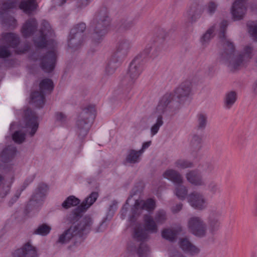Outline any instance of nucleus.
I'll list each match as a JSON object with an SVG mask.
<instances>
[{
    "label": "nucleus",
    "mask_w": 257,
    "mask_h": 257,
    "mask_svg": "<svg viewBox=\"0 0 257 257\" xmlns=\"http://www.w3.org/2000/svg\"><path fill=\"white\" fill-rule=\"evenodd\" d=\"M245 0H236L233 3L231 14L235 20L242 19L245 13Z\"/></svg>",
    "instance_id": "nucleus-21"
},
{
    "label": "nucleus",
    "mask_w": 257,
    "mask_h": 257,
    "mask_svg": "<svg viewBox=\"0 0 257 257\" xmlns=\"http://www.w3.org/2000/svg\"><path fill=\"white\" fill-rule=\"evenodd\" d=\"M202 135L197 134L192 135L190 143V152L192 157H197L198 153L202 148Z\"/></svg>",
    "instance_id": "nucleus-18"
},
{
    "label": "nucleus",
    "mask_w": 257,
    "mask_h": 257,
    "mask_svg": "<svg viewBox=\"0 0 257 257\" xmlns=\"http://www.w3.org/2000/svg\"><path fill=\"white\" fill-rule=\"evenodd\" d=\"M19 257H38L37 250L30 242L26 243L17 250Z\"/></svg>",
    "instance_id": "nucleus-26"
},
{
    "label": "nucleus",
    "mask_w": 257,
    "mask_h": 257,
    "mask_svg": "<svg viewBox=\"0 0 257 257\" xmlns=\"http://www.w3.org/2000/svg\"><path fill=\"white\" fill-rule=\"evenodd\" d=\"M175 167L178 169H185L193 167V163L184 159H179L174 163Z\"/></svg>",
    "instance_id": "nucleus-41"
},
{
    "label": "nucleus",
    "mask_w": 257,
    "mask_h": 257,
    "mask_svg": "<svg viewBox=\"0 0 257 257\" xmlns=\"http://www.w3.org/2000/svg\"><path fill=\"white\" fill-rule=\"evenodd\" d=\"M217 7V5L214 2H209L206 6L207 13L212 15L215 13Z\"/></svg>",
    "instance_id": "nucleus-51"
},
{
    "label": "nucleus",
    "mask_w": 257,
    "mask_h": 257,
    "mask_svg": "<svg viewBox=\"0 0 257 257\" xmlns=\"http://www.w3.org/2000/svg\"><path fill=\"white\" fill-rule=\"evenodd\" d=\"M183 207V204L182 203H179L171 207V211L174 213H176L182 210Z\"/></svg>",
    "instance_id": "nucleus-56"
},
{
    "label": "nucleus",
    "mask_w": 257,
    "mask_h": 257,
    "mask_svg": "<svg viewBox=\"0 0 257 257\" xmlns=\"http://www.w3.org/2000/svg\"><path fill=\"white\" fill-rule=\"evenodd\" d=\"M192 90V83L190 81H185L176 89L175 94L180 101H184L190 96Z\"/></svg>",
    "instance_id": "nucleus-14"
},
{
    "label": "nucleus",
    "mask_w": 257,
    "mask_h": 257,
    "mask_svg": "<svg viewBox=\"0 0 257 257\" xmlns=\"http://www.w3.org/2000/svg\"><path fill=\"white\" fill-rule=\"evenodd\" d=\"M40 91H51L53 89V83L50 79H45L40 83Z\"/></svg>",
    "instance_id": "nucleus-45"
},
{
    "label": "nucleus",
    "mask_w": 257,
    "mask_h": 257,
    "mask_svg": "<svg viewBox=\"0 0 257 257\" xmlns=\"http://www.w3.org/2000/svg\"><path fill=\"white\" fill-rule=\"evenodd\" d=\"M47 191V186L44 184H40L36 190L32 199L36 202L41 200Z\"/></svg>",
    "instance_id": "nucleus-39"
},
{
    "label": "nucleus",
    "mask_w": 257,
    "mask_h": 257,
    "mask_svg": "<svg viewBox=\"0 0 257 257\" xmlns=\"http://www.w3.org/2000/svg\"><path fill=\"white\" fill-rule=\"evenodd\" d=\"M127 206L128 204L126 203V204H125L121 210V218H124L125 216L126 215L127 211Z\"/></svg>",
    "instance_id": "nucleus-58"
},
{
    "label": "nucleus",
    "mask_w": 257,
    "mask_h": 257,
    "mask_svg": "<svg viewBox=\"0 0 257 257\" xmlns=\"http://www.w3.org/2000/svg\"><path fill=\"white\" fill-rule=\"evenodd\" d=\"M182 229L179 227L177 229L167 228L164 229L162 232V237L170 241H174L177 238V236Z\"/></svg>",
    "instance_id": "nucleus-33"
},
{
    "label": "nucleus",
    "mask_w": 257,
    "mask_h": 257,
    "mask_svg": "<svg viewBox=\"0 0 257 257\" xmlns=\"http://www.w3.org/2000/svg\"><path fill=\"white\" fill-rule=\"evenodd\" d=\"M20 37L13 33H5L2 34L0 38L1 44L15 48L20 43Z\"/></svg>",
    "instance_id": "nucleus-16"
},
{
    "label": "nucleus",
    "mask_w": 257,
    "mask_h": 257,
    "mask_svg": "<svg viewBox=\"0 0 257 257\" xmlns=\"http://www.w3.org/2000/svg\"><path fill=\"white\" fill-rule=\"evenodd\" d=\"M215 28L212 26L209 28L206 32L200 37V42L203 46H206L210 41L211 39L213 37L214 34Z\"/></svg>",
    "instance_id": "nucleus-37"
},
{
    "label": "nucleus",
    "mask_w": 257,
    "mask_h": 257,
    "mask_svg": "<svg viewBox=\"0 0 257 257\" xmlns=\"http://www.w3.org/2000/svg\"><path fill=\"white\" fill-rule=\"evenodd\" d=\"M13 179L9 182H7L5 180V177L0 174V186L3 185L2 189L0 192V196L2 198L5 197L9 193L12 184L13 183Z\"/></svg>",
    "instance_id": "nucleus-36"
},
{
    "label": "nucleus",
    "mask_w": 257,
    "mask_h": 257,
    "mask_svg": "<svg viewBox=\"0 0 257 257\" xmlns=\"http://www.w3.org/2000/svg\"><path fill=\"white\" fill-rule=\"evenodd\" d=\"M95 116V109L89 106L83 110L78 116L76 122V132L80 139H83L87 134L90 127L89 122Z\"/></svg>",
    "instance_id": "nucleus-5"
},
{
    "label": "nucleus",
    "mask_w": 257,
    "mask_h": 257,
    "mask_svg": "<svg viewBox=\"0 0 257 257\" xmlns=\"http://www.w3.org/2000/svg\"><path fill=\"white\" fill-rule=\"evenodd\" d=\"M187 226L189 232L199 238L207 236V226L203 218L197 215L190 217L187 220Z\"/></svg>",
    "instance_id": "nucleus-7"
},
{
    "label": "nucleus",
    "mask_w": 257,
    "mask_h": 257,
    "mask_svg": "<svg viewBox=\"0 0 257 257\" xmlns=\"http://www.w3.org/2000/svg\"><path fill=\"white\" fill-rule=\"evenodd\" d=\"M86 29V25L80 23L71 29L68 38V46L74 49H77L82 43L83 33Z\"/></svg>",
    "instance_id": "nucleus-10"
},
{
    "label": "nucleus",
    "mask_w": 257,
    "mask_h": 257,
    "mask_svg": "<svg viewBox=\"0 0 257 257\" xmlns=\"http://www.w3.org/2000/svg\"><path fill=\"white\" fill-rule=\"evenodd\" d=\"M91 0H78L77 3V7L80 9H82L90 3Z\"/></svg>",
    "instance_id": "nucleus-54"
},
{
    "label": "nucleus",
    "mask_w": 257,
    "mask_h": 257,
    "mask_svg": "<svg viewBox=\"0 0 257 257\" xmlns=\"http://www.w3.org/2000/svg\"><path fill=\"white\" fill-rule=\"evenodd\" d=\"M38 23L34 18H30L23 25L21 29L22 36L25 38L31 36L37 30Z\"/></svg>",
    "instance_id": "nucleus-19"
},
{
    "label": "nucleus",
    "mask_w": 257,
    "mask_h": 257,
    "mask_svg": "<svg viewBox=\"0 0 257 257\" xmlns=\"http://www.w3.org/2000/svg\"><path fill=\"white\" fill-rule=\"evenodd\" d=\"M220 213L216 210H210L207 217L208 234L213 235L218 231L220 227Z\"/></svg>",
    "instance_id": "nucleus-13"
},
{
    "label": "nucleus",
    "mask_w": 257,
    "mask_h": 257,
    "mask_svg": "<svg viewBox=\"0 0 257 257\" xmlns=\"http://www.w3.org/2000/svg\"><path fill=\"white\" fill-rule=\"evenodd\" d=\"M51 228L46 224H42L39 225L34 231L33 233L42 236L47 235L49 233Z\"/></svg>",
    "instance_id": "nucleus-44"
},
{
    "label": "nucleus",
    "mask_w": 257,
    "mask_h": 257,
    "mask_svg": "<svg viewBox=\"0 0 257 257\" xmlns=\"http://www.w3.org/2000/svg\"><path fill=\"white\" fill-rule=\"evenodd\" d=\"M31 102L37 107H41L45 103V97L41 91H34L31 95Z\"/></svg>",
    "instance_id": "nucleus-34"
},
{
    "label": "nucleus",
    "mask_w": 257,
    "mask_h": 257,
    "mask_svg": "<svg viewBox=\"0 0 257 257\" xmlns=\"http://www.w3.org/2000/svg\"><path fill=\"white\" fill-rule=\"evenodd\" d=\"M142 155V151L130 150L127 152V154L125 158V161L127 163L130 164L138 163L141 160V157Z\"/></svg>",
    "instance_id": "nucleus-35"
},
{
    "label": "nucleus",
    "mask_w": 257,
    "mask_h": 257,
    "mask_svg": "<svg viewBox=\"0 0 257 257\" xmlns=\"http://www.w3.org/2000/svg\"><path fill=\"white\" fill-rule=\"evenodd\" d=\"M179 101L173 100V95L171 93L165 94L160 100L154 116L156 117L155 123L151 127V134L154 136L159 132L161 126L164 124L162 114L166 113L168 115H174L177 113L180 109Z\"/></svg>",
    "instance_id": "nucleus-2"
},
{
    "label": "nucleus",
    "mask_w": 257,
    "mask_h": 257,
    "mask_svg": "<svg viewBox=\"0 0 257 257\" xmlns=\"http://www.w3.org/2000/svg\"><path fill=\"white\" fill-rule=\"evenodd\" d=\"M167 219L166 212L163 209L158 210L155 216V220L158 224H164Z\"/></svg>",
    "instance_id": "nucleus-43"
},
{
    "label": "nucleus",
    "mask_w": 257,
    "mask_h": 257,
    "mask_svg": "<svg viewBox=\"0 0 257 257\" xmlns=\"http://www.w3.org/2000/svg\"><path fill=\"white\" fill-rule=\"evenodd\" d=\"M151 144V141H149L143 143L142 148L139 151H142V154L144 153L145 149H147Z\"/></svg>",
    "instance_id": "nucleus-61"
},
{
    "label": "nucleus",
    "mask_w": 257,
    "mask_h": 257,
    "mask_svg": "<svg viewBox=\"0 0 257 257\" xmlns=\"http://www.w3.org/2000/svg\"><path fill=\"white\" fill-rule=\"evenodd\" d=\"M174 193L179 199L184 200L186 197H187L188 189L182 184H177Z\"/></svg>",
    "instance_id": "nucleus-40"
},
{
    "label": "nucleus",
    "mask_w": 257,
    "mask_h": 257,
    "mask_svg": "<svg viewBox=\"0 0 257 257\" xmlns=\"http://www.w3.org/2000/svg\"><path fill=\"white\" fill-rule=\"evenodd\" d=\"M80 200L74 196H70L63 202L62 206L65 209L75 206L79 204Z\"/></svg>",
    "instance_id": "nucleus-42"
},
{
    "label": "nucleus",
    "mask_w": 257,
    "mask_h": 257,
    "mask_svg": "<svg viewBox=\"0 0 257 257\" xmlns=\"http://www.w3.org/2000/svg\"><path fill=\"white\" fill-rule=\"evenodd\" d=\"M156 208V202L153 199H148L146 200H137L132 208L131 214L130 216V221H134L142 213L143 210L149 212L153 211Z\"/></svg>",
    "instance_id": "nucleus-8"
},
{
    "label": "nucleus",
    "mask_w": 257,
    "mask_h": 257,
    "mask_svg": "<svg viewBox=\"0 0 257 257\" xmlns=\"http://www.w3.org/2000/svg\"><path fill=\"white\" fill-rule=\"evenodd\" d=\"M92 220L89 217H85L79 222H75L59 237L58 242L61 243H68L74 236L80 235L83 231L90 229Z\"/></svg>",
    "instance_id": "nucleus-4"
},
{
    "label": "nucleus",
    "mask_w": 257,
    "mask_h": 257,
    "mask_svg": "<svg viewBox=\"0 0 257 257\" xmlns=\"http://www.w3.org/2000/svg\"><path fill=\"white\" fill-rule=\"evenodd\" d=\"M25 120L26 121V127L31 128L30 134L31 136H34L38 127L37 117L35 113L30 109H27L25 111Z\"/></svg>",
    "instance_id": "nucleus-15"
},
{
    "label": "nucleus",
    "mask_w": 257,
    "mask_h": 257,
    "mask_svg": "<svg viewBox=\"0 0 257 257\" xmlns=\"http://www.w3.org/2000/svg\"><path fill=\"white\" fill-rule=\"evenodd\" d=\"M227 25L226 21H223L220 23L219 37L222 44L223 50L220 54L219 60L231 71H233L243 66L245 62L251 58L253 49L250 46H246L244 48L242 54H236L233 43L225 35V30Z\"/></svg>",
    "instance_id": "nucleus-1"
},
{
    "label": "nucleus",
    "mask_w": 257,
    "mask_h": 257,
    "mask_svg": "<svg viewBox=\"0 0 257 257\" xmlns=\"http://www.w3.org/2000/svg\"><path fill=\"white\" fill-rule=\"evenodd\" d=\"M98 194L96 192H92L78 206L80 211H84L91 206L98 198Z\"/></svg>",
    "instance_id": "nucleus-32"
},
{
    "label": "nucleus",
    "mask_w": 257,
    "mask_h": 257,
    "mask_svg": "<svg viewBox=\"0 0 257 257\" xmlns=\"http://www.w3.org/2000/svg\"><path fill=\"white\" fill-rule=\"evenodd\" d=\"M142 71L140 62L134 59L131 63L127 73V77L131 83H133L139 77Z\"/></svg>",
    "instance_id": "nucleus-20"
},
{
    "label": "nucleus",
    "mask_w": 257,
    "mask_h": 257,
    "mask_svg": "<svg viewBox=\"0 0 257 257\" xmlns=\"http://www.w3.org/2000/svg\"><path fill=\"white\" fill-rule=\"evenodd\" d=\"M207 124V115L204 113H200L197 115L196 128L198 131H203Z\"/></svg>",
    "instance_id": "nucleus-38"
},
{
    "label": "nucleus",
    "mask_w": 257,
    "mask_h": 257,
    "mask_svg": "<svg viewBox=\"0 0 257 257\" xmlns=\"http://www.w3.org/2000/svg\"><path fill=\"white\" fill-rule=\"evenodd\" d=\"M255 204L254 206V211L257 214V192L255 196Z\"/></svg>",
    "instance_id": "nucleus-64"
},
{
    "label": "nucleus",
    "mask_w": 257,
    "mask_h": 257,
    "mask_svg": "<svg viewBox=\"0 0 257 257\" xmlns=\"http://www.w3.org/2000/svg\"><path fill=\"white\" fill-rule=\"evenodd\" d=\"M204 6L200 4L192 5L187 12L188 20L191 22H195L202 14Z\"/></svg>",
    "instance_id": "nucleus-22"
},
{
    "label": "nucleus",
    "mask_w": 257,
    "mask_h": 257,
    "mask_svg": "<svg viewBox=\"0 0 257 257\" xmlns=\"http://www.w3.org/2000/svg\"><path fill=\"white\" fill-rule=\"evenodd\" d=\"M179 244L182 250L192 255L197 254L200 251L198 247L192 244L187 238H180Z\"/></svg>",
    "instance_id": "nucleus-25"
},
{
    "label": "nucleus",
    "mask_w": 257,
    "mask_h": 257,
    "mask_svg": "<svg viewBox=\"0 0 257 257\" xmlns=\"http://www.w3.org/2000/svg\"><path fill=\"white\" fill-rule=\"evenodd\" d=\"M41 25L42 27L38 34L34 39L35 46L39 48L45 47L49 42L48 38L54 36L53 31L48 22L43 21Z\"/></svg>",
    "instance_id": "nucleus-9"
},
{
    "label": "nucleus",
    "mask_w": 257,
    "mask_h": 257,
    "mask_svg": "<svg viewBox=\"0 0 257 257\" xmlns=\"http://www.w3.org/2000/svg\"><path fill=\"white\" fill-rule=\"evenodd\" d=\"M187 199L189 204L195 210L203 211L207 207V199L201 192H192L188 195Z\"/></svg>",
    "instance_id": "nucleus-11"
},
{
    "label": "nucleus",
    "mask_w": 257,
    "mask_h": 257,
    "mask_svg": "<svg viewBox=\"0 0 257 257\" xmlns=\"http://www.w3.org/2000/svg\"><path fill=\"white\" fill-rule=\"evenodd\" d=\"M208 190L212 194H215L220 192V189L217 183L214 181H210L207 185Z\"/></svg>",
    "instance_id": "nucleus-47"
},
{
    "label": "nucleus",
    "mask_w": 257,
    "mask_h": 257,
    "mask_svg": "<svg viewBox=\"0 0 257 257\" xmlns=\"http://www.w3.org/2000/svg\"><path fill=\"white\" fill-rule=\"evenodd\" d=\"M13 139L15 142L21 144L25 139V134L21 131H16L13 135Z\"/></svg>",
    "instance_id": "nucleus-49"
},
{
    "label": "nucleus",
    "mask_w": 257,
    "mask_h": 257,
    "mask_svg": "<svg viewBox=\"0 0 257 257\" xmlns=\"http://www.w3.org/2000/svg\"><path fill=\"white\" fill-rule=\"evenodd\" d=\"M117 202L114 200L112 202L111 204L109 205V211H114L117 209Z\"/></svg>",
    "instance_id": "nucleus-60"
},
{
    "label": "nucleus",
    "mask_w": 257,
    "mask_h": 257,
    "mask_svg": "<svg viewBox=\"0 0 257 257\" xmlns=\"http://www.w3.org/2000/svg\"><path fill=\"white\" fill-rule=\"evenodd\" d=\"M132 47L131 42L127 39H123L120 40L116 47V51L113 55L120 59L125 57L128 54Z\"/></svg>",
    "instance_id": "nucleus-17"
},
{
    "label": "nucleus",
    "mask_w": 257,
    "mask_h": 257,
    "mask_svg": "<svg viewBox=\"0 0 257 257\" xmlns=\"http://www.w3.org/2000/svg\"><path fill=\"white\" fill-rule=\"evenodd\" d=\"M119 65V59L115 57V55H112L107 63L105 69V75L109 76L113 74Z\"/></svg>",
    "instance_id": "nucleus-29"
},
{
    "label": "nucleus",
    "mask_w": 257,
    "mask_h": 257,
    "mask_svg": "<svg viewBox=\"0 0 257 257\" xmlns=\"http://www.w3.org/2000/svg\"><path fill=\"white\" fill-rule=\"evenodd\" d=\"M156 50L155 48H152V47H150V46L147 47L145 49V51L146 52V53L148 54H150L151 55V57H155L156 56H157V54H158L156 53Z\"/></svg>",
    "instance_id": "nucleus-55"
},
{
    "label": "nucleus",
    "mask_w": 257,
    "mask_h": 257,
    "mask_svg": "<svg viewBox=\"0 0 257 257\" xmlns=\"http://www.w3.org/2000/svg\"><path fill=\"white\" fill-rule=\"evenodd\" d=\"M34 177L33 176L27 178L25 180V182H24V188H26L30 183H31L33 182V181L34 180Z\"/></svg>",
    "instance_id": "nucleus-59"
},
{
    "label": "nucleus",
    "mask_w": 257,
    "mask_h": 257,
    "mask_svg": "<svg viewBox=\"0 0 257 257\" xmlns=\"http://www.w3.org/2000/svg\"><path fill=\"white\" fill-rule=\"evenodd\" d=\"M16 7V4L14 1H12L10 2H6L3 5L2 8V9L6 11L10 9H13Z\"/></svg>",
    "instance_id": "nucleus-53"
},
{
    "label": "nucleus",
    "mask_w": 257,
    "mask_h": 257,
    "mask_svg": "<svg viewBox=\"0 0 257 257\" xmlns=\"http://www.w3.org/2000/svg\"><path fill=\"white\" fill-rule=\"evenodd\" d=\"M16 154V147L10 146L3 150L1 154L0 158L3 162H8L14 158Z\"/></svg>",
    "instance_id": "nucleus-31"
},
{
    "label": "nucleus",
    "mask_w": 257,
    "mask_h": 257,
    "mask_svg": "<svg viewBox=\"0 0 257 257\" xmlns=\"http://www.w3.org/2000/svg\"><path fill=\"white\" fill-rule=\"evenodd\" d=\"M3 24L8 25L10 27H15L17 26V21L14 17L9 16L6 19L2 20Z\"/></svg>",
    "instance_id": "nucleus-52"
},
{
    "label": "nucleus",
    "mask_w": 257,
    "mask_h": 257,
    "mask_svg": "<svg viewBox=\"0 0 257 257\" xmlns=\"http://www.w3.org/2000/svg\"><path fill=\"white\" fill-rule=\"evenodd\" d=\"M111 24V18L106 7L100 8L95 12L90 23V28L93 31L92 39L95 43H100L107 33Z\"/></svg>",
    "instance_id": "nucleus-3"
},
{
    "label": "nucleus",
    "mask_w": 257,
    "mask_h": 257,
    "mask_svg": "<svg viewBox=\"0 0 257 257\" xmlns=\"http://www.w3.org/2000/svg\"><path fill=\"white\" fill-rule=\"evenodd\" d=\"M170 257H184L180 252L175 251L171 253Z\"/></svg>",
    "instance_id": "nucleus-62"
},
{
    "label": "nucleus",
    "mask_w": 257,
    "mask_h": 257,
    "mask_svg": "<svg viewBox=\"0 0 257 257\" xmlns=\"http://www.w3.org/2000/svg\"><path fill=\"white\" fill-rule=\"evenodd\" d=\"M137 253L139 257H148L150 254L149 247L145 243H141L137 250Z\"/></svg>",
    "instance_id": "nucleus-46"
},
{
    "label": "nucleus",
    "mask_w": 257,
    "mask_h": 257,
    "mask_svg": "<svg viewBox=\"0 0 257 257\" xmlns=\"http://www.w3.org/2000/svg\"><path fill=\"white\" fill-rule=\"evenodd\" d=\"M37 6L36 0H23L21 2L20 8L25 13L31 14L36 10Z\"/></svg>",
    "instance_id": "nucleus-30"
},
{
    "label": "nucleus",
    "mask_w": 257,
    "mask_h": 257,
    "mask_svg": "<svg viewBox=\"0 0 257 257\" xmlns=\"http://www.w3.org/2000/svg\"><path fill=\"white\" fill-rule=\"evenodd\" d=\"M21 192H17L15 196V199H13V201L12 203H13L14 202H15L17 199L19 198V196L20 195Z\"/></svg>",
    "instance_id": "nucleus-63"
},
{
    "label": "nucleus",
    "mask_w": 257,
    "mask_h": 257,
    "mask_svg": "<svg viewBox=\"0 0 257 257\" xmlns=\"http://www.w3.org/2000/svg\"><path fill=\"white\" fill-rule=\"evenodd\" d=\"M66 119V116L65 114L61 112H58L56 113V119L61 122H64Z\"/></svg>",
    "instance_id": "nucleus-57"
},
{
    "label": "nucleus",
    "mask_w": 257,
    "mask_h": 257,
    "mask_svg": "<svg viewBox=\"0 0 257 257\" xmlns=\"http://www.w3.org/2000/svg\"><path fill=\"white\" fill-rule=\"evenodd\" d=\"M144 219V230L140 224H137L134 228V237L138 240L146 239L148 234L147 231L150 233H156L158 230L157 223L152 217L149 215H145Z\"/></svg>",
    "instance_id": "nucleus-6"
},
{
    "label": "nucleus",
    "mask_w": 257,
    "mask_h": 257,
    "mask_svg": "<svg viewBox=\"0 0 257 257\" xmlns=\"http://www.w3.org/2000/svg\"><path fill=\"white\" fill-rule=\"evenodd\" d=\"M237 99V92L233 90L227 91L224 95L223 105L226 109H230L234 104Z\"/></svg>",
    "instance_id": "nucleus-28"
},
{
    "label": "nucleus",
    "mask_w": 257,
    "mask_h": 257,
    "mask_svg": "<svg viewBox=\"0 0 257 257\" xmlns=\"http://www.w3.org/2000/svg\"><path fill=\"white\" fill-rule=\"evenodd\" d=\"M52 49L49 51L41 59V67L46 72L52 71L55 67L57 60L56 44L52 42Z\"/></svg>",
    "instance_id": "nucleus-12"
},
{
    "label": "nucleus",
    "mask_w": 257,
    "mask_h": 257,
    "mask_svg": "<svg viewBox=\"0 0 257 257\" xmlns=\"http://www.w3.org/2000/svg\"><path fill=\"white\" fill-rule=\"evenodd\" d=\"M164 178L167 179L175 184H183L184 182L183 177L177 171L170 169L166 170L163 174Z\"/></svg>",
    "instance_id": "nucleus-24"
},
{
    "label": "nucleus",
    "mask_w": 257,
    "mask_h": 257,
    "mask_svg": "<svg viewBox=\"0 0 257 257\" xmlns=\"http://www.w3.org/2000/svg\"><path fill=\"white\" fill-rule=\"evenodd\" d=\"M187 181L195 186H202L205 185L201 174L196 170H191L185 174Z\"/></svg>",
    "instance_id": "nucleus-23"
},
{
    "label": "nucleus",
    "mask_w": 257,
    "mask_h": 257,
    "mask_svg": "<svg viewBox=\"0 0 257 257\" xmlns=\"http://www.w3.org/2000/svg\"><path fill=\"white\" fill-rule=\"evenodd\" d=\"M248 32L254 40L257 41V22H250L247 24Z\"/></svg>",
    "instance_id": "nucleus-48"
},
{
    "label": "nucleus",
    "mask_w": 257,
    "mask_h": 257,
    "mask_svg": "<svg viewBox=\"0 0 257 257\" xmlns=\"http://www.w3.org/2000/svg\"><path fill=\"white\" fill-rule=\"evenodd\" d=\"M203 170L208 174H213L216 171V167L213 163L208 162L204 164Z\"/></svg>",
    "instance_id": "nucleus-50"
},
{
    "label": "nucleus",
    "mask_w": 257,
    "mask_h": 257,
    "mask_svg": "<svg viewBox=\"0 0 257 257\" xmlns=\"http://www.w3.org/2000/svg\"><path fill=\"white\" fill-rule=\"evenodd\" d=\"M134 25V20L128 16L122 17L118 21L117 27L121 31L130 30Z\"/></svg>",
    "instance_id": "nucleus-27"
}]
</instances>
